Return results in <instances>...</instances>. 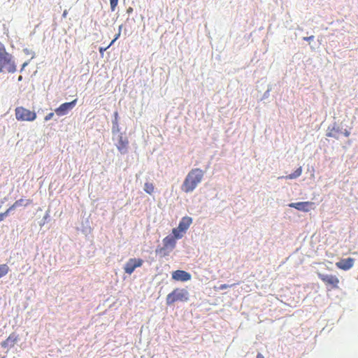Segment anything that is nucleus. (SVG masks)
<instances>
[{
	"instance_id": "f257e3e1",
	"label": "nucleus",
	"mask_w": 358,
	"mask_h": 358,
	"mask_svg": "<svg viewBox=\"0 0 358 358\" xmlns=\"http://www.w3.org/2000/svg\"><path fill=\"white\" fill-rule=\"evenodd\" d=\"M204 171L199 168L192 169L185 177L181 189L185 193L193 192L198 185L202 181Z\"/></svg>"
},
{
	"instance_id": "f03ea898",
	"label": "nucleus",
	"mask_w": 358,
	"mask_h": 358,
	"mask_svg": "<svg viewBox=\"0 0 358 358\" xmlns=\"http://www.w3.org/2000/svg\"><path fill=\"white\" fill-rule=\"evenodd\" d=\"M15 71L16 66L13 56L6 51L4 45L0 42V73H14Z\"/></svg>"
},
{
	"instance_id": "7ed1b4c3",
	"label": "nucleus",
	"mask_w": 358,
	"mask_h": 358,
	"mask_svg": "<svg viewBox=\"0 0 358 358\" xmlns=\"http://www.w3.org/2000/svg\"><path fill=\"white\" fill-rule=\"evenodd\" d=\"M189 299V294L187 289L176 288L166 296V302L170 306L178 301L187 302Z\"/></svg>"
},
{
	"instance_id": "20e7f679",
	"label": "nucleus",
	"mask_w": 358,
	"mask_h": 358,
	"mask_svg": "<svg viewBox=\"0 0 358 358\" xmlns=\"http://www.w3.org/2000/svg\"><path fill=\"white\" fill-rule=\"evenodd\" d=\"M15 118L18 121L32 122L36 119V113L23 106L16 107L15 109Z\"/></svg>"
},
{
	"instance_id": "39448f33",
	"label": "nucleus",
	"mask_w": 358,
	"mask_h": 358,
	"mask_svg": "<svg viewBox=\"0 0 358 358\" xmlns=\"http://www.w3.org/2000/svg\"><path fill=\"white\" fill-rule=\"evenodd\" d=\"M318 276L329 289L338 288L339 279L336 275L318 273Z\"/></svg>"
},
{
	"instance_id": "423d86ee",
	"label": "nucleus",
	"mask_w": 358,
	"mask_h": 358,
	"mask_svg": "<svg viewBox=\"0 0 358 358\" xmlns=\"http://www.w3.org/2000/svg\"><path fill=\"white\" fill-rule=\"evenodd\" d=\"M143 261L141 259L131 258L125 264L124 269L126 273L131 275L136 268L143 265Z\"/></svg>"
},
{
	"instance_id": "0eeeda50",
	"label": "nucleus",
	"mask_w": 358,
	"mask_h": 358,
	"mask_svg": "<svg viewBox=\"0 0 358 358\" xmlns=\"http://www.w3.org/2000/svg\"><path fill=\"white\" fill-rule=\"evenodd\" d=\"M77 103V99H74L71 102H66L61 104L58 108H57L55 111L56 114L59 116L66 115L69 110L73 109Z\"/></svg>"
},
{
	"instance_id": "6e6552de",
	"label": "nucleus",
	"mask_w": 358,
	"mask_h": 358,
	"mask_svg": "<svg viewBox=\"0 0 358 358\" xmlns=\"http://www.w3.org/2000/svg\"><path fill=\"white\" fill-rule=\"evenodd\" d=\"M354 263L355 259L352 257H348L347 259H343L339 262H336V266L337 268L341 270L348 271L354 266Z\"/></svg>"
},
{
	"instance_id": "1a4fd4ad",
	"label": "nucleus",
	"mask_w": 358,
	"mask_h": 358,
	"mask_svg": "<svg viewBox=\"0 0 358 358\" xmlns=\"http://www.w3.org/2000/svg\"><path fill=\"white\" fill-rule=\"evenodd\" d=\"M172 278L177 281L186 282L191 279V275L187 271L177 270L172 273Z\"/></svg>"
},
{
	"instance_id": "9d476101",
	"label": "nucleus",
	"mask_w": 358,
	"mask_h": 358,
	"mask_svg": "<svg viewBox=\"0 0 358 358\" xmlns=\"http://www.w3.org/2000/svg\"><path fill=\"white\" fill-rule=\"evenodd\" d=\"M312 203L310 202H298V203H291L289 204V206L291 208H294L299 210L302 211H308L311 209Z\"/></svg>"
},
{
	"instance_id": "9b49d317",
	"label": "nucleus",
	"mask_w": 358,
	"mask_h": 358,
	"mask_svg": "<svg viewBox=\"0 0 358 358\" xmlns=\"http://www.w3.org/2000/svg\"><path fill=\"white\" fill-rule=\"evenodd\" d=\"M192 223V219L190 217L185 216L183 217L179 222L178 228L186 233L187 230L189 229V226Z\"/></svg>"
},
{
	"instance_id": "f8f14e48",
	"label": "nucleus",
	"mask_w": 358,
	"mask_h": 358,
	"mask_svg": "<svg viewBox=\"0 0 358 358\" xmlns=\"http://www.w3.org/2000/svg\"><path fill=\"white\" fill-rule=\"evenodd\" d=\"M163 244L165 248L173 249L176 244V239L171 235L167 236L163 239Z\"/></svg>"
},
{
	"instance_id": "ddd939ff",
	"label": "nucleus",
	"mask_w": 358,
	"mask_h": 358,
	"mask_svg": "<svg viewBox=\"0 0 358 358\" xmlns=\"http://www.w3.org/2000/svg\"><path fill=\"white\" fill-rule=\"evenodd\" d=\"M128 143L129 142L127 138H124L122 136H120L117 148L122 154H124L127 152Z\"/></svg>"
},
{
	"instance_id": "4468645a",
	"label": "nucleus",
	"mask_w": 358,
	"mask_h": 358,
	"mask_svg": "<svg viewBox=\"0 0 358 358\" xmlns=\"http://www.w3.org/2000/svg\"><path fill=\"white\" fill-rule=\"evenodd\" d=\"M17 340V336L15 334H10L4 341L1 343V347L6 348L8 346H13Z\"/></svg>"
},
{
	"instance_id": "2eb2a0df",
	"label": "nucleus",
	"mask_w": 358,
	"mask_h": 358,
	"mask_svg": "<svg viewBox=\"0 0 358 358\" xmlns=\"http://www.w3.org/2000/svg\"><path fill=\"white\" fill-rule=\"evenodd\" d=\"M341 133L340 128L338 126L334 125L331 128H329L327 136L329 137L338 138Z\"/></svg>"
},
{
	"instance_id": "dca6fc26",
	"label": "nucleus",
	"mask_w": 358,
	"mask_h": 358,
	"mask_svg": "<svg viewBox=\"0 0 358 358\" xmlns=\"http://www.w3.org/2000/svg\"><path fill=\"white\" fill-rule=\"evenodd\" d=\"M32 203V200L31 199H27V200H24L23 199H20L19 200H17L13 205H11L10 207H9V210H14L16 208L19 207V206H27L29 204H31Z\"/></svg>"
},
{
	"instance_id": "f3484780",
	"label": "nucleus",
	"mask_w": 358,
	"mask_h": 358,
	"mask_svg": "<svg viewBox=\"0 0 358 358\" xmlns=\"http://www.w3.org/2000/svg\"><path fill=\"white\" fill-rule=\"evenodd\" d=\"M185 233L183 232L182 231H180V229L179 228H173V230H172V234H173V236L174 238H176V239H180L181 238H182V236H184Z\"/></svg>"
},
{
	"instance_id": "a211bd4d",
	"label": "nucleus",
	"mask_w": 358,
	"mask_h": 358,
	"mask_svg": "<svg viewBox=\"0 0 358 358\" xmlns=\"http://www.w3.org/2000/svg\"><path fill=\"white\" fill-rule=\"evenodd\" d=\"M302 172L301 167L298 168L294 173L284 177L285 179H294L301 176Z\"/></svg>"
},
{
	"instance_id": "6ab92c4d",
	"label": "nucleus",
	"mask_w": 358,
	"mask_h": 358,
	"mask_svg": "<svg viewBox=\"0 0 358 358\" xmlns=\"http://www.w3.org/2000/svg\"><path fill=\"white\" fill-rule=\"evenodd\" d=\"M144 190L146 193L152 194L155 190V186L151 182H145L144 185Z\"/></svg>"
},
{
	"instance_id": "aec40b11",
	"label": "nucleus",
	"mask_w": 358,
	"mask_h": 358,
	"mask_svg": "<svg viewBox=\"0 0 358 358\" xmlns=\"http://www.w3.org/2000/svg\"><path fill=\"white\" fill-rule=\"evenodd\" d=\"M9 271V267L7 264H0V278L6 275Z\"/></svg>"
},
{
	"instance_id": "412c9836",
	"label": "nucleus",
	"mask_w": 358,
	"mask_h": 358,
	"mask_svg": "<svg viewBox=\"0 0 358 358\" xmlns=\"http://www.w3.org/2000/svg\"><path fill=\"white\" fill-rule=\"evenodd\" d=\"M118 0H110V8L112 11H114L116 6H117Z\"/></svg>"
},
{
	"instance_id": "4be33fe9",
	"label": "nucleus",
	"mask_w": 358,
	"mask_h": 358,
	"mask_svg": "<svg viewBox=\"0 0 358 358\" xmlns=\"http://www.w3.org/2000/svg\"><path fill=\"white\" fill-rule=\"evenodd\" d=\"M11 210L8 208L4 213H0V222L3 221Z\"/></svg>"
},
{
	"instance_id": "5701e85b",
	"label": "nucleus",
	"mask_w": 358,
	"mask_h": 358,
	"mask_svg": "<svg viewBox=\"0 0 358 358\" xmlns=\"http://www.w3.org/2000/svg\"><path fill=\"white\" fill-rule=\"evenodd\" d=\"M235 285V284L234 285H227V284H222L217 289L219 290H222V289H227L228 287H231L232 286Z\"/></svg>"
},
{
	"instance_id": "b1692460",
	"label": "nucleus",
	"mask_w": 358,
	"mask_h": 358,
	"mask_svg": "<svg viewBox=\"0 0 358 358\" xmlns=\"http://www.w3.org/2000/svg\"><path fill=\"white\" fill-rule=\"evenodd\" d=\"M54 115V113H50L49 114H48L45 117V121H48L49 120H50Z\"/></svg>"
},
{
	"instance_id": "393cba45",
	"label": "nucleus",
	"mask_w": 358,
	"mask_h": 358,
	"mask_svg": "<svg viewBox=\"0 0 358 358\" xmlns=\"http://www.w3.org/2000/svg\"><path fill=\"white\" fill-rule=\"evenodd\" d=\"M110 45H108L106 48H100L99 52L102 54L104 51H106Z\"/></svg>"
},
{
	"instance_id": "a878e982",
	"label": "nucleus",
	"mask_w": 358,
	"mask_h": 358,
	"mask_svg": "<svg viewBox=\"0 0 358 358\" xmlns=\"http://www.w3.org/2000/svg\"><path fill=\"white\" fill-rule=\"evenodd\" d=\"M120 35V33H118V34L116 35L115 38L111 41V43H110V45H112V44H113V43H114V42H115V41L119 38Z\"/></svg>"
},
{
	"instance_id": "bb28decb",
	"label": "nucleus",
	"mask_w": 358,
	"mask_h": 358,
	"mask_svg": "<svg viewBox=\"0 0 358 358\" xmlns=\"http://www.w3.org/2000/svg\"><path fill=\"white\" fill-rule=\"evenodd\" d=\"M344 135L346 136V137H348L350 134V132L347 130V129H345L344 132H343Z\"/></svg>"
},
{
	"instance_id": "cd10ccee",
	"label": "nucleus",
	"mask_w": 358,
	"mask_h": 358,
	"mask_svg": "<svg viewBox=\"0 0 358 358\" xmlns=\"http://www.w3.org/2000/svg\"><path fill=\"white\" fill-rule=\"evenodd\" d=\"M257 358H264V357L261 353H258L257 355Z\"/></svg>"
},
{
	"instance_id": "c85d7f7f",
	"label": "nucleus",
	"mask_w": 358,
	"mask_h": 358,
	"mask_svg": "<svg viewBox=\"0 0 358 358\" xmlns=\"http://www.w3.org/2000/svg\"><path fill=\"white\" fill-rule=\"evenodd\" d=\"M132 10H133L132 8H129L127 9V13H131L132 11Z\"/></svg>"
},
{
	"instance_id": "c756f323",
	"label": "nucleus",
	"mask_w": 358,
	"mask_h": 358,
	"mask_svg": "<svg viewBox=\"0 0 358 358\" xmlns=\"http://www.w3.org/2000/svg\"><path fill=\"white\" fill-rule=\"evenodd\" d=\"M311 38H312V36H309L308 38H304V39H306V40H310Z\"/></svg>"
},
{
	"instance_id": "7c9ffc66",
	"label": "nucleus",
	"mask_w": 358,
	"mask_h": 358,
	"mask_svg": "<svg viewBox=\"0 0 358 358\" xmlns=\"http://www.w3.org/2000/svg\"><path fill=\"white\" fill-rule=\"evenodd\" d=\"M22 76H20L19 78H18V80L20 81V80H22Z\"/></svg>"
},
{
	"instance_id": "2f4dec72",
	"label": "nucleus",
	"mask_w": 358,
	"mask_h": 358,
	"mask_svg": "<svg viewBox=\"0 0 358 358\" xmlns=\"http://www.w3.org/2000/svg\"><path fill=\"white\" fill-rule=\"evenodd\" d=\"M117 115H118V114H117V112H115V120H117Z\"/></svg>"
},
{
	"instance_id": "473e14b6",
	"label": "nucleus",
	"mask_w": 358,
	"mask_h": 358,
	"mask_svg": "<svg viewBox=\"0 0 358 358\" xmlns=\"http://www.w3.org/2000/svg\"><path fill=\"white\" fill-rule=\"evenodd\" d=\"M1 358H4V357H1Z\"/></svg>"
}]
</instances>
